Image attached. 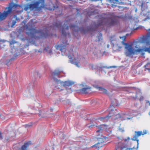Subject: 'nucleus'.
Here are the masks:
<instances>
[{
	"label": "nucleus",
	"instance_id": "1",
	"mask_svg": "<svg viewBox=\"0 0 150 150\" xmlns=\"http://www.w3.org/2000/svg\"><path fill=\"white\" fill-rule=\"evenodd\" d=\"M147 36H143L140 38V42L144 43L142 46V48H139L137 50H135L133 47V43L132 42L130 44L127 43H125L124 41L125 40L126 37L123 36L120 37V39H122V41H121L120 43L125 46V54L127 57H130L132 54H134L135 52H141V55L143 56L145 53L143 52H147L150 53V40H148Z\"/></svg>",
	"mask_w": 150,
	"mask_h": 150
},
{
	"label": "nucleus",
	"instance_id": "2",
	"mask_svg": "<svg viewBox=\"0 0 150 150\" xmlns=\"http://www.w3.org/2000/svg\"><path fill=\"white\" fill-rule=\"evenodd\" d=\"M71 20V19L66 20L63 25H62V23L61 22L58 21L57 22H54L53 24V28H57L61 29V33L62 35L64 36L69 35V33L65 32L66 30H68L69 27L73 30V34L75 36V34H77L79 31H80L81 33H83L82 28H79L78 27L75 25H70L69 23Z\"/></svg>",
	"mask_w": 150,
	"mask_h": 150
},
{
	"label": "nucleus",
	"instance_id": "3",
	"mask_svg": "<svg viewBox=\"0 0 150 150\" xmlns=\"http://www.w3.org/2000/svg\"><path fill=\"white\" fill-rule=\"evenodd\" d=\"M48 29H49V28H45L44 29L43 31H42L40 30H36L35 28H32L29 29V32H27L26 33L32 38L35 39H37L39 38L35 36V35L36 34H39L41 38H46L50 36ZM52 35V34L51 35Z\"/></svg>",
	"mask_w": 150,
	"mask_h": 150
},
{
	"label": "nucleus",
	"instance_id": "4",
	"mask_svg": "<svg viewBox=\"0 0 150 150\" xmlns=\"http://www.w3.org/2000/svg\"><path fill=\"white\" fill-rule=\"evenodd\" d=\"M98 130L96 132L97 134V138L99 142L97 144L92 146V147L95 148L97 150H98L100 148L102 147L103 145L105 144H102V143L104 142L105 138L103 136L102 133L105 127L104 125H100L97 126Z\"/></svg>",
	"mask_w": 150,
	"mask_h": 150
},
{
	"label": "nucleus",
	"instance_id": "5",
	"mask_svg": "<svg viewBox=\"0 0 150 150\" xmlns=\"http://www.w3.org/2000/svg\"><path fill=\"white\" fill-rule=\"evenodd\" d=\"M46 6L45 3V0H39L33 3L28 4L24 9L26 11L29 9L31 10H35L38 11H40L42 9L44 8Z\"/></svg>",
	"mask_w": 150,
	"mask_h": 150
},
{
	"label": "nucleus",
	"instance_id": "6",
	"mask_svg": "<svg viewBox=\"0 0 150 150\" xmlns=\"http://www.w3.org/2000/svg\"><path fill=\"white\" fill-rule=\"evenodd\" d=\"M105 20V18L104 17H101L98 22L97 26L103 25ZM118 20L115 16H112L109 18L105 24L107 27H111L117 24Z\"/></svg>",
	"mask_w": 150,
	"mask_h": 150
},
{
	"label": "nucleus",
	"instance_id": "7",
	"mask_svg": "<svg viewBox=\"0 0 150 150\" xmlns=\"http://www.w3.org/2000/svg\"><path fill=\"white\" fill-rule=\"evenodd\" d=\"M18 7L22 8V6L17 4H13L12 6H10L6 7L5 10H6L7 9L6 11H4L2 13H0V21L5 19L6 18L8 14L11 12L12 8H17Z\"/></svg>",
	"mask_w": 150,
	"mask_h": 150
},
{
	"label": "nucleus",
	"instance_id": "8",
	"mask_svg": "<svg viewBox=\"0 0 150 150\" xmlns=\"http://www.w3.org/2000/svg\"><path fill=\"white\" fill-rule=\"evenodd\" d=\"M135 134L133 136V137L131 139L133 141H136L137 142V147L136 149H138L139 146V140L138 139L139 137L141 136V135H144L147 133V131L146 130H144L143 132L142 131H135Z\"/></svg>",
	"mask_w": 150,
	"mask_h": 150
},
{
	"label": "nucleus",
	"instance_id": "9",
	"mask_svg": "<svg viewBox=\"0 0 150 150\" xmlns=\"http://www.w3.org/2000/svg\"><path fill=\"white\" fill-rule=\"evenodd\" d=\"M64 40H61L62 43L61 44L56 46V48L57 49H59V50L62 52H64L65 50L66 46L68 45L67 41L64 38Z\"/></svg>",
	"mask_w": 150,
	"mask_h": 150
},
{
	"label": "nucleus",
	"instance_id": "10",
	"mask_svg": "<svg viewBox=\"0 0 150 150\" xmlns=\"http://www.w3.org/2000/svg\"><path fill=\"white\" fill-rule=\"evenodd\" d=\"M134 148V146L132 148H126L123 143L119 142L116 144L115 150H131Z\"/></svg>",
	"mask_w": 150,
	"mask_h": 150
},
{
	"label": "nucleus",
	"instance_id": "11",
	"mask_svg": "<svg viewBox=\"0 0 150 150\" xmlns=\"http://www.w3.org/2000/svg\"><path fill=\"white\" fill-rule=\"evenodd\" d=\"M61 71L59 70H56L54 71L52 74L53 79H54V81L56 82L57 84L59 85V86L62 85V82L60 81V80H58L57 79L55 78V77L56 76H57L58 77H59L58 76L61 73Z\"/></svg>",
	"mask_w": 150,
	"mask_h": 150
},
{
	"label": "nucleus",
	"instance_id": "12",
	"mask_svg": "<svg viewBox=\"0 0 150 150\" xmlns=\"http://www.w3.org/2000/svg\"><path fill=\"white\" fill-rule=\"evenodd\" d=\"M32 144V143L31 141H26L21 148H18L16 150H29V146Z\"/></svg>",
	"mask_w": 150,
	"mask_h": 150
},
{
	"label": "nucleus",
	"instance_id": "13",
	"mask_svg": "<svg viewBox=\"0 0 150 150\" xmlns=\"http://www.w3.org/2000/svg\"><path fill=\"white\" fill-rule=\"evenodd\" d=\"M115 66H110L109 67H107L105 66H102L101 67H99L97 65H93L92 64L91 65V68L92 70H94L96 69L97 70H100V69H102L103 68H115Z\"/></svg>",
	"mask_w": 150,
	"mask_h": 150
},
{
	"label": "nucleus",
	"instance_id": "14",
	"mask_svg": "<svg viewBox=\"0 0 150 150\" xmlns=\"http://www.w3.org/2000/svg\"><path fill=\"white\" fill-rule=\"evenodd\" d=\"M74 82L71 81H66L64 82L63 84H62V83L61 86H59V85L57 84V86H63L65 88H67V87L74 85Z\"/></svg>",
	"mask_w": 150,
	"mask_h": 150
},
{
	"label": "nucleus",
	"instance_id": "15",
	"mask_svg": "<svg viewBox=\"0 0 150 150\" xmlns=\"http://www.w3.org/2000/svg\"><path fill=\"white\" fill-rule=\"evenodd\" d=\"M91 91L90 87L83 88L80 90V92L83 93H87L90 92Z\"/></svg>",
	"mask_w": 150,
	"mask_h": 150
},
{
	"label": "nucleus",
	"instance_id": "16",
	"mask_svg": "<svg viewBox=\"0 0 150 150\" xmlns=\"http://www.w3.org/2000/svg\"><path fill=\"white\" fill-rule=\"evenodd\" d=\"M96 88L100 91L101 93L104 94L107 93V91L105 89L100 87L97 86Z\"/></svg>",
	"mask_w": 150,
	"mask_h": 150
},
{
	"label": "nucleus",
	"instance_id": "17",
	"mask_svg": "<svg viewBox=\"0 0 150 150\" xmlns=\"http://www.w3.org/2000/svg\"><path fill=\"white\" fill-rule=\"evenodd\" d=\"M113 110L111 109L110 111V112L109 114L106 116L105 117H103L102 119H106L107 120H108L110 117L113 115Z\"/></svg>",
	"mask_w": 150,
	"mask_h": 150
},
{
	"label": "nucleus",
	"instance_id": "18",
	"mask_svg": "<svg viewBox=\"0 0 150 150\" xmlns=\"http://www.w3.org/2000/svg\"><path fill=\"white\" fill-rule=\"evenodd\" d=\"M68 57L69 59H71V62L72 64H75L77 67H78L79 66V65H78V62H74V59L72 60V57L71 55H68Z\"/></svg>",
	"mask_w": 150,
	"mask_h": 150
},
{
	"label": "nucleus",
	"instance_id": "19",
	"mask_svg": "<svg viewBox=\"0 0 150 150\" xmlns=\"http://www.w3.org/2000/svg\"><path fill=\"white\" fill-rule=\"evenodd\" d=\"M144 67L150 73V62H148L145 65Z\"/></svg>",
	"mask_w": 150,
	"mask_h": 150
},
{
	"label": "nucleus",
	"instance_id": "20",
	"mask_svg": "<svg viewBox=\"0 0 150 150\" xmlns=\"http://www.w3.org/2000/svg\"><path fill=\"white\" fill-rule=\"evenodd\" d=\"M16 16L14 15L13 17V18H15V20L12 21V24L11 25V27H13L14 25L16 23V21L18 20V18L17 17H16Z\"/></svg>",
	"mask_w": 150,
	"mask_h": 150
},
{
	"label": "nucleus",
	"instance_id": "21",
	"mask_svg": "<svg viewBox=\"0 0 150 150\" xmlns=\"http://www.w3.org/2000/svg\"><path fill=\"white\" fill-rule=\"evenodd\" d=\"M102 34L101 33H99V35L97 36L98 38V41H100L102 39Z\"/></svg>",
	"mask_w": 150,
	"mask_h": 150
},
{
	"label": "nucleus",
	"instance_id": "22",
	"mask_svg": "<svg viewBox=\"0 0 150 150\" xmlns=\"http://www.w3.org/2000/svg\"><path fill=\"white\" fill-rule=\"evenodd\" d=\"M94 13V12L93 11H89L87 12V15H88L89 16H90L91 15L93 14Z\"/></svg>",
	"mask_w": 150,
	"mask_h": 150
},
{
	"label": "nucleus",
	"instance_id": "23",
	"mask_svg": "<svg viewBox=\"0 0 150 150\" xmlns=\"http://www.w3.org/2000/svg\"><path fill=\"white\" fill-rule=\"evenodd\" d=\"M120 43L119 44H117V45H116L117 47V48L118 50H120L122 47V46H120Z\"/></svg>",
	"mask_w": 150,
	"mask_h": 150
},
{
	"label": "nucleus",
	"instance_id": "24",
	"mask_svg": "<svg viewBox=\"0 0 150 150\" xmlns=\"http://www.w3.org/2000/svg\"><path fill=\"white\" fill-rule=\"evenodd\" d=\"M16 43V42L15 41H12L10 42V45L12 47V45H13V44Z\"/></svg>",
	"mask_w": 150,
	"mask_h": 150
},
{
	"label": "nucleus",
	"instance_id": "25",
	"mask_svg": "<svg viewBox=\"0 0 150 150\" xmlns=\"http://www.w3.org/2000/svg\"><path fill=\"white\" fill-rule=\"evenodd\" d=\"M123 0H115V1L116 2H118L119 3H122V1Z\"/></svg>",
	"mask_w": 150,
	"mask_h": 150
},
{
	"label": "nucleus",
	"instance_id": "26",
	"mask_svg": "<svg viewBox=\"0 0 150 150\" xmlns=\"http://www.w3.org/2000/svg\"><path fill=\"white\" fill-rule=\"evenodd\" d=\"M49 47L48 46H47L46 47L44 48V50H45L46 51V52L48 51L49 49Z\"/></svg>",
	"mask_w": 150,
	"mask_h": 150
},
{
	"label": "nucleus",
	"instance_id": "27",
	"mask_svg": "<svg viewBox=\"0 0 150 150\" xmlns=\"http://www.w3.org/2000/svg\"><path fill=\"white\" fill-rule=\"evenodd\" d=\"M3 139V136L2 135L1 132L0 131V140H1Z\"/></svg>",
	"mask_w": 150,
	"mask_h": 150
},
{
	"label": "nucleus",
	"instance_id": "28",
	"mask_svg": "<svg viewBox=\"0 0 150 150\" xmlns=\"http://www.w3.org/2000/svg\"><path fill=\"white\" fill-rule=\"evenodd\" d=\"M35 52H40L41 53L42 52V50H35Z\"/></svg>",
	"mask_w": 150,
	"mask_h": 150
},
{
	"label": "nucleus",
	"instance_id": "29",
	"mask_svg": "<svg viewBox=\"0 0 150 150\" xmlns=\"http://www.w3.org/2000/svg\"><path fill=\"white\" fill-rule=\"evenodd\" d=\"M93 126H94V125H90L89 124H88L87 125V127L88 128H90L91 127Z\"/></svg>",
	"mask_w": 150,
	"mask_h": 150
},
{
	"label": "nucleus",
	"instance_id": "30",
	"mask_svg": "<svg viewBox=\"0 0 150 150\" xmlns=\"http://www.w3.org/2000/svg\"><path fill=\"white\" fill-rule=\"evenodd\" d=\"M25 127H30L31 126V125H28V124H27V125H25Z\"/></svg>",
	"mask_w": 150,
	"mask_h": 150
},
{
	"label": "nucleus",
	"instance_id": "31",
	"mask_svg": "<svg viewBox=\"0 0 150 150\" xmlns=\"http://www.w3.org/2000/svg\"><path fill=\"white\" fill-rule=\"evenodd\" d=\"M42 111L41 110L39 111V113H38V115L39 116H40L41 115V113Z\"/></svg>",
	"mask_w": 150,
	"mask_h": 150
},
{
	"label": "nucleus",
	"instance_id": "32",
	"mask_svg": "<svg viewBox=\"0 0 150 150\" xmlns=\"http://www.w3.org/2000/svg\"><path fill=\"white\" fill-rule=\"evenodd\" d=\"M150 19V18L149 17H148L147 18H145L144 20V21H145L147 19Z\"/></svg>",
	"mask_w": 150,
	"mask_h": 150
},
{
	"label": "nucleus",
	"instance_id": "33",
	"mask_svg": "<svg viewBox=\"0 0 150 150\" xmlns=\"http://www.w3.org/2000/svg\"><path fill=\"white\" fill-rule=\"evenodd\" d=\"M147 103H149V105H150V103H149V102L148 101H147L146 102Z\"/></svg>",
	"mask_w": 150,
	"mask_h": 150
},
{
	"label": "nucleus",
	"instance_id": "34",
	"mask_svg": "<svg viewBox=\"0 0 150 150\" xmlns=\"http://www.w3.org/2000/svg\"><path fill=\"white\" fill-rule=\"evenodd\" d=\"M54 8H55V7H54V8H53V9H52V8H51V9H50V10H52V9H53V10H54Z\"/></svg>",
	"mask_w": 150,
	"mask_h": 150
},
{
	"label": "nucleus",
	"instance_id": "35",
	"mask_svg": "<svg viewBox=\"0 0 150 150\" xmlns=\"http://www.w3.org/2000/svg\"><path fill=\"white\" fill-rule=\"evenodd\" d=\"M76 10H77V12H78V11H79V9H78V8H76Z\"/></svg>",
	"mask_w": 150,
	"mask_h": 150
},
{
	"label": "nucleus",
	"instance_id": "36",
	"mask_svg": "<svg viewBox=\"0 0 150 150\" xmlns=\"http://www.w3.org/2000/svg\"><path fill=\"white\" fill-rule=\"evenodd\" d=\"M129 139H130V138L128 137V140H129Z\"/></svg>",
	"mask_w": 150,
	"mask_h": 150
},
{
	"label": "nucleus",
	"instance_id": "37",
	"mask_svg": "<svg viewBox=\"0 0 150 150\" xmlns=\"http://www.w3.org/2000/svg\"><path fill=\"white\" fill-rule=\"evenodd\" d=\"M149 31H150V28L148 30Z\"/></svg>",
	"mask_w": 150,
	"mask_h": 150
},
{
	"label": "nucleus",
	"instance_id": "38",
	"mask_svg": "<svg viewBox=\"0 0 150 150\" xmlns=\"http://www.w3.org/2000/svg\"><path fill=\"white\" fill-rule=\"evenodd\" d=\"M124 140L125 141H126L127 140V139H125Z\"/></svg>",
	"mask_w": 150,
	"mask_h": 150
},
{
	"label": "nucleus",
	"instance_id": "39",
	"mask_svg": "<svg viewBox=\"0 0 150 150\" xmlns=\"http://www.w3.org/2000/svg\"><path fill=\"white\" fill-rule=\"evenodd\" d=\"M127 119H130V118H127Z\"/></svg>",
	"mask_w": 150,
	"mask_h": 150
},
{
	"label": "nucleus",
	"instance_id": "40",
	"mask_svg": "<svg viewBox=\"0 0 150 150\" xmlns=\"http://www.w3.org/2000/svg\"><path fill=\"white\" fill-rule=\"evenodd\" d=\"M87 11V9H86V12Z\"/></svg>",
	"mask_w": 150,
	"mask_h": 150
},
{
	"label": "nucleus",
	"instance_id": "41",
	"mask_svg": "<svg viewBox=\"0 0 150 150\" xmlns=\"http://www.w3.org/2000/svg\"><path fill=\"white\" fill-rule=\"evenodd\" d=\"M68 1H71L72 0H67Z\"/></svg>",
	"mask_w": 150,
	"mask_h": 150
},
{
	"label": "nucleus",
	"instance_id": "42",
	"mask_svg": "<svg viewBox=\"0 0 150 150\" xmlns=\"http://www.w3.org/2000/svg\"><path fill=\"white\" fill-rule=\"evenodd\" d=\"M109 45H108V47H109Z\"/></svg>",
	"mask_w": 150,
	"mask_h": 150
},
{
	"label": "nucleus",
	"instance_id": "43",
	"mask_svg": "<svg viewBox=\"0 0 150 150\" xmlns=\"http://www.w3.org/2000/svg\"><path fill=\"white\" fill-rule=\"evenodd\" d=\"M149 115H150V112H149Z\"/></svg>",
	"mask_w": 150,
	"mask_h": 150
},
{
	"label": "nucleus",
	"instance_id": "44",
	"mask_svg": "<svg viewBox=\"0 0 150 150\" xmlns=\"http://www.w3.org/2000/svg\"><path fill=\"white\" fill-rule=\"evenodd\" d=\"M70 6H71V5H69Z\"/></svg>",
	"mask_w": 150,
	"mask_h": 150
},
{
	"label": "nucleus",
	"instance_id": "45",
	"mask_svg": "<svg viewBox=\"0 0 150 150\" xmlns=\"http://www.w3.org/2000/svg\"><path fill=\"white\" fill-rule=\"evenodd\" d=\"M58 88H59V87H58Z\"/></svg>",
	"mask_w": 150,
	"mask_h": 150
},
{
	"label": "nucleus",
	"instance_id": "46",
	"mask_svg": "<svg viewBox=\"0 0 150 150\" xmlns=\"http://www.w3.org/2000/svg\"><path fill=\"white\" fill-rule=\"evenodd\" d=\"M55 87H57V86H55Z\"/></svg>",
	"mask_w": 150,
	"mask_h": 150
},
{
	"label": "nucleus",
	"instance_id": "47",
	"mask_svg": "<svg viewBox=\"0 0 150 150\" xmlns=\"http://www.w3.org/2000/svg\"><path fill=\"white\" fill-rule=\"evenodd\" d=\"M3 43H1V45H3Z\"/></svg>",
	"mask_w": 150,
	"mask_h": 150
},
{
	"label": "nucleus",
	"instance_id": "48",
	"mask_svg": "<svg viewBox=\"0 0 150 150\" xmlns=\"http://www.w3.org/2000/svg\"><path fill=\"white\" fill-rule=\"evenodd\" d=\"M1 116V115L0 114V117Z\"/></svg>",
	"mask_w": 150,
	"mask_h": 150
}]
</instances>
